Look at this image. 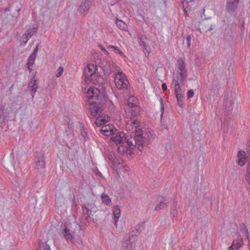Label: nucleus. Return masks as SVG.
Segmentation results:
<instances>
[{
  "label": "nucleus",
  "mask_w": 250,
  "mask_h": 250,
  "mask_svg": "<svg viewBox=\"0 0 250 250\" xmlns=\"http://www.w3.org/2000/svg\"><path fill=\"white\" fill-rule=\"evenodd\" d=\"M63 72V68L62 66H60L57 70V74L56 76L57 78L61 77Z\"/></svg>",
  "instance_id": "obj_39"
},
{
  "label": "nucleus",
  "mask_w": 250,
  "mask_h": 250,
  "mask_svg": "<svg viewBox=\"0 0 250 250\" xmlns=\"http://www.w3.org/2000/svg\"><path fill=\"white\" fill-rule=\"evenodd\" d=\"M224 104L226 106V108H228V109L229 110H230L232 109L233 107H232V106L231 105L232 103H231V101H229L228 100H227L224 102Z\"/></svg>",
  "instance_id": "obj_36"
},
{
  "label": "nucleus",
  "mask_w": 250,
  "mask_h": 250,
  "mask_svg": "<svg viewBox=\"0 0 250 250\" xmlns=\"http://www.w3.org/2000/svg\"><path fill=\"white\" fill-rule=\"evenodd\" d=\"M175 95L176 96L177 100L178 102V104L179 105L181 106L182 105V99L183 97V94L182 93V92L175 93Z\"/></svg>",
  "instance_id": "obj_31"
},
{
  "label": "nucleus",
  "mask_w": 250,
  "mask_h": 250,
  "mask_svg": "<svg viewBox=\"0 0 250 250\" xmlns=\"http://www.w3.org/2000/svg\"><path fill=\"white\" fill-rule=\"evenodd\" d=\"M162 88L163 90H166L167 89V85L165 83L162 84Z\"/></svg>",
  "instance_id": "obj_51"
},
{
  "label": "nucleus",
  "mask_w": 250,
  "mask_h": 250,
  "mask_svg": "<svg viewBox=\"0 0 250 250\" xmlns=\"http://www.w3.org/2000/svg\"><path fill=\"white\" fill-rule=\"evenodd\" d=\"M90 105L89 110L91 115L94 117L100 114L103 110L102 106L98 104L96 102L92 101L91 103L88 101Z\"/></svg>",
  "instance_id": "obj_9"
},
{
  "label": "nucleus",
  "mask_w": 250,
  "mask_h": 250,
  "mask_svg": "<svg viewBox=\"0 0 250 250\" xmlns=\"http://www.w3.org/2000/svg\"><path fill=\"white\" fill-rule=\"evenodd\" d=\"M109 159L113 164V168L114 169L117 170L118 167H119V165H123V163H121L119 160L111 155L109 157Z\"/></svg>",
  "instance_id": "obj_22"
},
{
  "label": "nucleus",
  "mask_w": 250,
  "mask_h": 250,
  "mask_svg": "<svg viewBox=\"0 0 250 250\" xmlns=\"http://www.w3.org/2000/svg\"><path fill=\"white\" fill-rule=\"evenodd\" d=\"M123 168L124 169V171H127L129 170V167L125 164V165L124 167Z\"/></svg>",
  "instance_id": "obj_54"
},
{
  "label": "nucleus",
  "mask_w": 250,
  "mask_h": 250,
  "mask_svg": "<svg viewBox=\"0 0 250 250\" xmlns=\"http://www.w3.org/2000/svg\"><path fill=\"white\" fill-rule=\"evenodd\" d=\"M80 225L76 222H73L69 225L65 226L62 233L67 241H73L75 240V232L80 231Z\"/></svg>",
  "instance_id": "obj_2"
},
{
  "label": "nucleus",
  "mask_w": 250,
  "mask_h": 250,
  "mask_svg": "<svg viewBox=\"0 0 250 250\" xmlns=\"http://www.w3.org/2000/svg\"><path fill=\"white\" fill-rule=\"evenodd\" d=\"M227 1H231L234 2H236V3L239 4L240 0H226Z\"/></svg>",
  "instance_id": "obj_55"
},
{
  "label": "nucleus",
  "mask_w": 250,
  "mask_h": 250,
  "mask_svg": "<svg viewBox=\"0 0 250 250\" xmlns=\"http://www.w3.org/2000/svg\"><path fill=\"white\" fill-rule=\"evenodd\" d=\"M195 64L197 66H199L201 64L200 61L198 60V58H196L195 61Z\"/></svg>",
  "instance_id": "obj_50"
},
{
  "label": "nucleus",
  "mask_w": 250,
  "mask_h": 250,
  "mask_svg": "<svg viewBox=\"0 0 250 250\" xmlns=\"http://www.w3.org/2000/svg\"><path fill=\"white\" fill-rule=\"evenodd\" d=\"M90 0H84L82 1L78 8V11L82 14L87 12L89 9Z\"/></svg>",
  "instance_id": "obj_16"
},
{
  "label": "nucleus",
  "mask_w": 250,
  "mask_h": 250,
  "mask_svg": "<svg viewBox=\"0 0 250 250\" xmlns=\"http://www.w3.org/2000/svg\"><path fill=\"white\" fill-rule=\"evenodd\" d=\"M178 65L179 71L177 78L181 83H183L184 80L187 77V71L185 62L182 59H179Z\"/></svg>",
  "instance_id": "obj_7"
},
{
  "label": "nucleus",
  "mask_w": 250,
  "mask_h": 250,
  "mask_svg": "<svg viewBox=\"0 0 250 250\" xmlns=\"http://www.w3.org/2000/svg\"><path fill=\"white\" fill-rule=\"evenodd\" d=\"M114 82L116 87L119 89L127 90L129 82L121 69L118 70L115 74Z\"/></svg>",
  "instance_id": "obj_3"
},
{
  "label": "nucleus",
  "mask_w": 250,
  "mask_h": 250,
  "mask_svg": "<svg viewBox=\"0 0 250 250\" xmlns=\"http://www.w3.org/2000/svg\"><path fill=\"white\" fill-rule=\"evenodd\" d=\"M117 150L118 153L121 155L126 154V155H130L131 153V149L128 146L126 147L124 144L118 146Z\"/></svg>",
  "instance_id": "obj_19"
},
{
  "label": "nucleus",
  "mask_w": 250,
  "mask_h": 250,
  "mask_svg": "<svg viewBox=\"0 0 250 250\" xmlns=\"http://www.w3.org/2000/svg\"><path fill=\"white\" fill-rule=\"evenodd\" d=\"M117 129L113 125H107L103 126L100 131L104 136H109L114 134Z\"/></svg>",
  "instance_id": "obj_10"
},
{
  "label": "nucleus",
  "mask_w": 250,
  "mask_h": 250,
  "mask_svg": "<svg viewBox=\"0 0 250 250\" xmlns=\"http://www.w3.org/2000/svg\"><path fill=\"white\" fill-rule=\"evenodd\" d=\"M109 120L108 116L105 115H101L98 116L95 121V124L98 126L103 125Z\"/></svg>",
  "instance_id": "obj_18"
},
{
  "label": "nucleus",
  "mask_w": 250,
  "mask_h": 250,
  "mask_svg": "<svg viewBox=\"0 0 250 250\" xmlns=\"http://www.w3.org/2000/svg\"><path fill=\"white\" fill-rule=\"evenodd\" d=\"M247 154L248 156L250 157V145L249 144L248 146L247 149H246V154Z\"/></svg>",
  "instance_id": "obj_49"
},
{
  "label": "nucleus",
  "mask_w": 250,
  "mask_h": 250,
  "mask_svg": "<svg viewBox=\"0 0 250 250\" xmlns=\"http://www.w3.org/2000/svg\"><path fill=\"white\" fill-rule=\"evenodd\" d=\"M17 11L18 12H19V11H20V8H19L18 9H17Z\"/></svg>",
  "instance_id": "obj_60"
},
{
  "label": "nucleus",
  "mask_w": 250,
  "mask_h": 250,
  "mask_svg": "<svg viewBox=\"0 0 250 250\" xmlns=\"http://www.w3.org/2000/svg\"><path fill=\"white\" fill-rule=\"evenodd\" d=\"M37 121L35 120V119H34L33 120H31L28 122L29 125L30 126V128L34 130L36 129L38 126V123H36Z\"/></svg>",
  "instance_id": "obj_28"
},
{
  "label": "nucleus",
  "mask_w": 250,
  "mask_h": 250,
  "mask_svg": "<svg viewBox=\"0 0 250 250\" xmlns=\"http://www.w3.org/2000/svg\"><path fill=\"white\" fill-rule=\"evenodd\" d=\"M72 208L73 209L77 210L78 208V203L76 201L75 196H74L72 201Z\"/></svg>",
  "instance_id": "obj_35"
},
{
  "label": "nucleus",
  "mask_w": 250,
  "mask_h": 250,
  "mask_svg": "<svg viewBox=\"0 0 250 250\" xmlns=\"http://www.w3.org/2000/svg\"><path fill=\"white\" fill-rule=\"evenodd\" d=\"M21 38L22 40V42L23 43V45H25L27 43L28 41L29 40V38H27V36L25 33L22 35Z\"/></svg>",
  "instance_id": "obj_41"
},
{
  "label": "nucleus",
  "mask_w": 250,
  "mask_h": 250,
  "mask_svg": "<svg viewBox=\"0 0 250 250\" xmlns=\"http://www.w3.org/2000/svg\"><path fill=\"white\" fill-rule=\"evenodd\" d=\"M56 205L57 206H59V203L58 201H56Z\"/></svg>",
  "instance_id": "obj_59"
},
{
  "label": "nucleus",
  "mask_w": 250,
  "mask_h": 250,
  "mask_svg": "<svg viewBox=\"0 0 250 250\" xmlns=\"http://www.w3.org/2000/svg\"><path fill=\"white\" fill-rule=\"evenodd\" d=\"M243 244V240L241 238H240L239 241L237 242L235 247L236 248V249L237 250L239 248H240Z\"/></svg>",
  "instance_id": "obj_43"
},
{
  "label": "nucleus",
  "mask_w": 250,
  "mask_h": 250,
  "mask_svg": "<svg viewBox=\"0 0 250 250\" xmlns=\"http://www.w3.org/2000/svg\"><path fill=\"white\" fill-rule=\"evenodd\" d=\"M140 112V107L138 105L129 106L126 114L127 118H133L137 117Z\"/></svg>",
  "instance_id": "obj_11"
},
{
  "label": "nucleus",
  "mask_w": 250,
  "mask_h": 250,
  "mask_svg": "<svg viewBox=\"0 0 250 250\" xmlns=\"http://www.w3.org/2000/svg\"><path fill=\"white\" fill-rule=\"evenodd\" d=\"M39 248L43 249V250H50V248L46 243L39 242Z\"/></svg>",
  "instance_id": "obj_34"
},
{
  "label": "nucleus",
  "mask_w": 250,
  "mask_h": 250,
  "mask_svg": "<svg viewBox=\"0 0 250 250\" xmlns=\"http://www.w3.org/2000/svg\"><path fill=\"white\" fill-rule=\"evenodd\" d=\"M100 66L102 69L105 75L109 76L111 73H115L118 71L117 65L113 62L107 60H103L100 63Z\"/></svg>",
  "instance_id": "obj_5"
},
{
  "label": "nucleus",
  "mask_w": 250,
  "mask_h": 250,
  "mask_svg": "<svg viewBox=\"0 0 250 250\" xmlns=\"http://www.w3.org/2000/svg\"><path fill=\"white\" fill-rule=\"evenodd\" d=\"M101 48L102 50H103L106 54H108V52L106 50V49L104 47H103V46H101Z\"/></svg>",
  "instance_id": "obj_56"
},
{
  "label": "nucleus",
  "mask_w": 250,
  "mask_h": 250,
  "mask_svg": "<svg viewBox=\"0 0 250 250\" xmlns=\"http://www.w3.org/2000/svg\"><path fill=\"white\" fill-rule=\"evenodd\" d=\"M97 65L92 63L88 64L84 69L85 77L90 79L94 83H99L100 79H101L99 76V73L97 72Z\"/></svg>",
  "instance_id": "obj_4"
},
{
  "label": "nucleus",
  "mask_w": 250,
  "mask_h": 250,
  "mask_svg": "<svg viewBox=\"0 0 250 250\" xmlns=\"http://www.w3.org/2000/svg\"><path fill=\"white\" fill-rule=\"evenodd\" d=\"M137 105V99L133 96L129 97L128 99V106Z\"/></svg>",
  "instance_id": "obj_30"
},
{
  "label": "nucleus",
  "mask_w": 250,
  "mask_h": 250,
  "mask_svg": "<svg viewBox=\"0 0 250 250\" xmlns=\"http://www.w3.org/2000/svg\"><path fill=\"white\" fill-rule=\"evenodd\" d=\"M37 29L36 27H33L27 30L25 34L29 39L37 32Z\"/></svg>",
  "instance_id": "obj_29"
},
{
  "label": "nucleus",
  "mask_w": 250,
  "mask_h": 250,
  "mask_svg": "<svg viewBox=\"0 0 250 250\" xmlns=\"http://www.w3.org/2000/svg\"><path fill=\"white\" fill-rule=\"evenodd\" d=\"M214 27H215L214 25L210 24V26L208 28H206V27L205 26V28H204L203 27H202V29H205L207 31H209H209L212 30L214 28Z\"/></svg>",
  "instance_id": "obj_47"
},
{
  "label": "nucleus",
  "mask_w": 250,
  "mask_h": 250,
  "mask_svg": "<svg viewBox=\"0 0 250 250\" xmlns=\"http://www.w3.org/2000/svg\"><path fill=\"white\" fill-rule=\"evenodd\" d=\"M28 87L33 92L35 93L36 92L38 85L35 76H34L31 79V81L29 83Z\"/></svg>",
  "instance_id": "obj_21"
},
{
  "label": "nucleus",
  "mask_w": 250,
  "mask_h": 250,
  "mask_svg": "<svg viewBox=\"0 0 250 250\" xmlns=\"http://www.w3.org/2000/svg\"><path fill=\"white\" fill-rule=\"evenodd\" d=\"M235 246V242L233 241L232 245L229 248V250H234L233 247Z\"/></svg>",
  "instance_id": "obj_53"
},
{
  "label": "nucleus",
  "mask_w": 250,
  "mask_h": 250,
  "mask_svg": "<svg viewBox=\"0 0 250 250\" xmlns=\"http://www.w3.org/2000/svg\"><path fill=\"white\" fill-rule=\"evenodd\" d=\"M246 180L250 185V163L247 165V169L246 171Z\"/></svg>",
  "instance_id": "obj_33"
},
{
  "label": "nucleus",
  "mask_w": 250,
  "mask_h": 250,
  "mask_svg": "<svg viewBox=\"0 0 250 250\" xmlns=\"http://www.w3.org/2000/svg\"><path fill=\"white\" fill-rule=\"evenodd\" d=\"M38 51V45H37V46L35 48L32 54H35V55L36 56Z\"/></svg>",
  "instance_id": "obj_52"
},
{
  "label": "nucleus",
  "mask_w": 250,
  "mask_h": 250,
  "mask_svg": "<svg viewBox=\"0 0 250 250\" xmlns=\"http://www.w3.org/2000/svg\"><path fill=\"white\" fill-rule=\"evenodd\" d=\"M4 11H10V6L6 7V8H4Z\"/></svg>",
  "instance_id": "obj_57"
},
{
  "label": "nucleus",
  "mask_w": 250,
  "mask_h": 250,
  "mask_svg": "<svg viewBox=\"0 0 250 250\" xmlns=\"http://www.w3.org/2000/svg\"><path fill=\"white\" fill-rule=\"evenodd\" d=\"M112 211L114 224L117 227V222L121 215V209L118 206H116L113 208Z\"/></svg>",
  "instance_id": "obj_17"
},
{
  "label": "nucleus",
  "mask_w": 250,
  "mask_h": 250,
  "mask_svg": "<svg viewBox=\"0 0 250 250\" xmlns=\"http://www.w3.org/2000/svg\"><path fill=\"white\" fill-rule=\"evenodd\" d=\"M116 23L117 26L120 29L124 30H126L127 29V26L126 24L123 21L117 19Z\"/></svg>",
  "instance_id": "obj_27"
},
{
  "label": "nucleus",
  "mask_w": 250,
  "mask_h": 250,
  "mask_svg": "<svg viewBox=\"0 0 250 250\" xmlns=\"http://www.w3.org/2000/svg\"><path fill=\"white\" fill-rule=\"evenodd\" d=\"M83 211L84 218L86 220H88L90 218V215L92 212L95 213L96 212V210H90L83 206Z\"/></svg>",
  "instance_id": "obj_24"
},
{
  "label": "nucleus",
  "mask_w": 250,
  "mask_h": 250,
  "mask_svg": "<svg viewBox=\"0 0 250 250\" xmlns=\"http://www.w3.org/2000/svg\"><path fill=\"white\" fill-rule=\"evenodd\" d=\"M110 141L114 142L116 146L126 143L129 148L132 149H134L137 145L138 149L140 151L143 150V144L145 142L142 129L136 130L134 137H131L130 138H128V135L125 137L124 132H119L115 136L112 137Z\"/></svg>",
  "instance_id": "obj_1"
},
{
  "label": "nucleus",
  "mask_w": 250,
  "mask_h": 250,
  "mask_svg": "<svg viewBox=\"0 0 250 250\" xmlns=\"http://www.w3.org/2000/svg\"><path fill=\"white\" fill-rule=\"evenodd\" d=\"M168 202L165 199H162L159 201V203L154 208L156 211H159L167 207Z\"/></svg>",
  "instance_id": "obj_23"
},
{
  "label": "nucleus",
  "mask_w": 250,
  "mask_h": 250,
  "mask_svg": "<svg viewBox=\"0 0 250 250\" xmlns=\"http://www.w3.org/2000/svg\"><path fill=\"white\" fill-rule=\"evenodd\" d=\"M109 48H113L114 50H116L117 52L119 54H122V52L121 51L120 48L118 47H115L114 46H110Z\"/></svg>",
  "instance_id": "obj_48"
},
{
  "label": "nucleus",
  "mask_w": 250,
  "mask_h": 250,
  "mask_svg": "<svg viewBox=\"0 0 250 250\" xmlns=\"http://www.w3.org/2000/svg\"><path fill=\"white\" fill-rule=\"evenodd\" d=\"M170 213L173 219L174 218L177 217L178 211L176 209L173 208L171 210Z\"/></svg>",
  "instance_id": "obj_42"
},
{
  "label": "nucleus",
  "mask_w": 250,
  "mask_h": 250,
  "mask_svg": "<svg viewBox=\"0 0 250 250\" xmlns=\"http://www.w3.org/2000/svg\"><path fill=\"white\" fill-rule=\"evenodd\" d=\"M84 207L89 209L90 210H96L95 208V204L92 202L90 203H88L87 204H85Z\"/></svg>",
  "instance_id": "obj_37"
},
{
  "label": "nucleus",
  "mask_w": 250,
  "mask_h": 250,
  "mask_svg": "<svg viewBox=\"0 0 250 250\" xmlns=\"http://www.w3.org/2000/svg\"><path fill=\"white\" fill-rule=\"evenodd\" d=\"M36 57V56L35 55V54H31L28 59V68L30 72L32 69L31 67L33 66L35 62Z\"/></svg>",
  "instance_id": "obj_25"
},
{
  "label": "nucleus",
  "mask_w": 250,
  "mask_h": 250,
  "mask_svg": "<svg viewBox=\"0 0 250 250\" xmlns=\"http://www.w3.org/2000/svg\"><path fill=\"white\" fill-rule=\"evenodd\" d=\"M137 239L136 236H131L123 242L122 250H135Z\"/></svg>",
  "instance_id": "obj_6"
},
{
  "label": "nucleus",
  "mask_w": 250,
  "mask_h": 250,
  "mask_svg": "<svg viewBox=\"0 0 250 250\" xmlns=\"http://www.w3.org/2000/svg\"><path fill=\"white\" fill-rule=\"evenodd\" d=\"M100 93L99 90L94 86H90L87 91L86 94L89 99H98Z\"/></svg>",
  "instance_id": "obj_12"
},
{
  "label": "nucleus",
  "mask_w": 250,
  "mask_h": 250,
  "mask_svg": "<svg viewBox=\"0 0 250 250\" xmlns=\"http://www.w3.org/2000/svg\"><path fill=\"white\" fill-rule=\"evenodd\" d=\"M35 168L39 174H42L45 171V159L42 155L37 156L35 159Z\"/></svg>",
  "instance_id": "obj_8"
},
{
  "label": "nucleus",
  "mask_w": 250,
  "mask_h": 250,
  "mask_svg": "<svg viewBox=\"0 0 250 250\" xmlns=\"http://www.w3.org/2000/svg\"><path fill=\"white\" fill-rule=\"evenodd\" d=\"M245 155L246 152L244 151H239L238 152V165L241 167L245 165L246 163Z\"/></svg>",
  "instance_id": "obj_20"
},
{
  "label": "nucleus",
  "mask_w": 250,
  "mask_h": 250,
  "mask_svg": "<svg viewBox=\"0 0 250 250\" xmlns=\"http://www.w3.org/2000/svg\"><path fill=\"white\" fill-rule=\"evenodd\" d=\"M191 37L190 35L188 36L187 37V46L189 48L191 44Z\"/></svg>",
  "instance_id": "obj_45"
},
{
  "label": "nucleus",
  "mask_w": 250,
  "mask_h": 250,
  "mask_svg": "<svg viewBox=\"0 0 250 250\" xmlns=\"http://www.w3.org/2000/svg\"><path fill=\"white\" fill-rule=\"evenodd\" d=\"M172 82L173 83H175V93L182 92V89L180 88L178 81H176L175 78H174Z\"/></svg>",
  "instance_id": "obj_32"
},
{
  "label": "nucleus",
  "mask_w": 250,
  "mask_h": 250,
  "mask_svg": "<svg viewBox=\"0 0 250 250\" xmlns=\"http://www.w3.org/2000/svg\"><path fill=\"white\" fill-rule=\"evenodd\" d=\"M238 3L232 2L231 1H227L226 4V10L229 13H232L235 12L238 8Z\"/></svg>",
  "instance_id": "obj_15"
},
{
  "label": "nucleus",
  "mask_w": 250,
  "mask_h": 250,
  "mask_svg": "<svg viewBox=\"0 0 250 250\" xmlns=\"http://www.w3.org/2000/svg\"><path fill=\"white\" fill-rule=\"evenodd\" d=\"M160 101L161 103V116H163L164 113V106L163 104V101L161 98H160Z\"/></svg>",
  "instance_id": "obj_46"
},
{
  "label": "nucleus",
  "mask_w": 250,
  "mask_h": 250,
  "mask_svg": "<svg viewBox=\"0 0 250 250\" xmlns=\"http://www.w3.org/2000/svg\"><path fill=\"white\" fill-rule=\"evenodd\" d=\"M139 122L138 121H137L136 120H130L129 123H127L126 127L128 130H132V133L135 132V133L136 131L138 130V129H137V127L139 126ZM139 129H138V130ZM128 135V138H130L131 137H132L133 138L134 137L135 134L134 135H133V134H132V136H131V134H129Z\"/></svg>",
  "instance_id": "obj_13"
},
{
  "label": "nucleus",
  "mask_w": 250,
  "mask_h": 250,
  "mask_svg": "<svg viewBox=\"0 0 250 250\" xmlns=\"http://www.w3.org/2000/svg\"><path fill=\"white\" fill-rule=\"evenodd\" d=\"M8 117L7 110L3 106L0 105V126L3 125Z\"/></svg>",
  "instance_id": "obj_14"
},
{
  "label": "nucleus",
  "mask_w": 250,
  "mask_h": 250,
  "mask_svg": "<svg viewBox=\"0 0 250 250\" xmlns=\"http://www.w3.org/2000/svg\"><path fill=\"white\" fill-rule=\"evenodd\" d=\"M81 136L83 137L84 140H86V129L84 128H82L81 130Z\"/></svg>",
  "instance_id": "obj_40"
},
{
  "label": "nucleus",
  "mask_w": 250,
  "mask_h": 250,
  "mask_svg": "<svg viewBox=\"0 0 250 250\" xmlns=\"http://www.w3.org/2000/svg\"><path fill=\"white\" fill-rule=\"evenodd\" d=\"M194 94V91L193 90L190 89L188 91L187 93V97L188 98H192L193 97Z\"/></svg>",
  "instance_id": "obj_44"
},
{
  "label": "nucleus",
  "mask_w": 250,
  "mask_h": 250,
  "mask_svg": "<svg viewBox=\"0 0 250 250\" xmlns=\"http://www.w3.org/2000/svg\"><path fill=\"white\" fill-rule=\"evenodd\" d=\"M101 198L103 203L106 206H110L111 204V200L109 197L105 193H103L101 195Z\"/></svg>",
  "instance_id": "obj_26"
},
{
  "label": "nucleus",
  "mask_w": 250,
  "mask_h": 250,
  "mask_svg": "<svg viewBox=\"0 0 250 250\" xmlns=\"http://www.w3.org/2000/svg\"><path fill=\"white\" fill-rule=\"evenodd\" d=\"M125 165V164L124 163H123V165H122H122H119V167H118V169H122V168H123L124 167Z\"/></svg>",
  "instance_id": "obj_58"
},
{
  "label": "nucleus",
  "mask_w": 250,
  "mask_h": 250,
  "mask_svg": "<svg viewBox=\"0 0 250 250\" xmlns=\"http://www.w3.org/2000/svg\"><path fill=\"white\" fill-rule=\"evenodd\" d=\"M139 40L140 44L143 45L145 49H146V45L145 42L146 40V38L142 36L140 37Z\"/></svg>",
  "instance_id": "obj_38"
}]
</instances>
